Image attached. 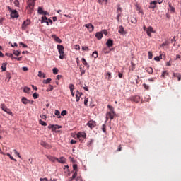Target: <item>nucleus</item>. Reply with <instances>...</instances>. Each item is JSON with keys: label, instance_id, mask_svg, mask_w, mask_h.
I'll use <instances>...</instances> for the list:
<instances>
[{"label": "nucleus", "instance_id": "obj_1", "mask_svg": "<svg viewBox=\"0 0 181 181\" xmlns=\"http://www.w3.org/2000/svg\"><path fill=\"white\" fill-rule=\"evenodd\" d=\"M35 2L36 0H28L26 6L28 13H32V12H33Z\"/></svg>", "mask_w": 181, "mask_h": 181}, {"label": "nucleus", "instance_id": "obj_2", "mask_svg": "<svg viewBox=\"0 0 181 181\" xmlns=\"http://www.w3.org/2000/svg\"><path fill=\"white\" fill-rule=\"evenodd\" d=\"M107 108L110 109L109 112L106 113V119L108 121V118L110 119H114V117H115V112L114 111V107L111 105H107Z\"/></svg>", "mask_w": 181, "mask_h": 181}, {"label": "nucleus", "instance_id": "obj_3", "mask_svg": "<svg viewBox=\"0 0 181 181\" xmlns=\"http://www.w3.org/2000/svg\"><path fill=\"white\" fill-rule=\"evenodd\" d=\"M57 49L59 53V59L63 60V59H64V47L62 45H58Z\"/></svg>", "mask_w": 181, "mask_h": 181}, {"label": "nucleus", "instance_id": "obj_4", "mask_svg": "<svg viewBox=\"0 0 181 181\" xmlns=\"http://www.w3.org/2000/svg\"><path fill=\"white\" fill-rule=\"evenodd\" d=\"M1 108L3 111H4L5 112H6V114H8V115H11V117H13V113L12 112V111H11V109L6 107V106L5 105V104H1Z\"/></svg>", "mask_w": 181, "mask_h": 181}, {"label": "nucleus", "instance_id": "obj_5", "mask_svg": "<svg viewBox=\"0 0 181 181\" xmlns=\"http://www.w3.org/2000/svg\"><path fill=\"white\" fill-rule=\"evenodd\" d=\"M86 136H87V135L86 134V132H79L77 134V138L81 142H83V141H84V139H86Z\"/></svg>", "mask_w": 181, "mask_h": 181}, {"label": "nucleus", "instance_id": "obj_6", "mask_svg": "<svg viewBox=\"0 0 181 181\" xmlns=\"http://www.w3.org/2000/svg\"><path fill=\"white\" fill-rule=\"evenodd\" d=\"M8 11H11V18H19V13H18V11L12 10L10 7H8Z\"/></svg>", "mask_w": 181, "mask_h": 181}, {"label": "nucleus", "instance_id": "obj_7", "mask_svg": "<svg viewBox=\"0 0 181 181\" xmlns=\"http://www.w3.org/2000/svg\"><path fill=\"white\" fill-rule=\"evenodd\" d=\"M151 33H155V30H153V27L148 26L146 30V34L149 36V37H152V34Z\"/></svg>", "mask_w": 181, "mask_h": 181}, {"label": "nucleus", "instance_id": "obj_8", "mask_svg": "<svg viewBox=\"0 0 181 181\" xmlns=\"http://www.w3.org/2000/svg\"><path fill=\"white\" fill-rule=\"evenodd\" d=\"M87 126L89 127L90 129H93V128H95V127H97V122H95V121H93V120H90L87 123Z\"/></svg>", "mask_w": 181, "mask_h": 181}, {"label": "nucleus", "instance_id": "obj_9", "mask_svg": "<svg viewBox=\"0 0 181 181\" xmlns=\"http://www.w3.org/2000/svg\"><path fill=\"white\" fill-rule=\"evenodd\" d=\"M49 129H52V131L54 132L56 129H60L62 128L61 126L57 125V124H51L48 126Z\"/></svg>", "mask_w": 181, "mask_h": 181}, {"label": "nucleus", "instance_id": "obj_10", "mask_svg": "<svg viewBox=\"0 0 181 181\" xmlns=\"http://www.w3.org/2000/svg\"><path fill=\"white\" fill-rule=\"evenodd\" d=\"M158 4L157 1H153L150 3V5L148 6L149 9H155L156 8V5Z\"/></svg>", "mask_w": 181, "mask_h": 181}, {"label": "nucleus", "instance_id": "obj_11", "mask_svg": "<svg viewBox=\"0 0 181 181\" xmlns=\"http://www.w3.org/2000/svg\"><path fill=\"white\" fill-rule=\"evenodd\" d=\"M75 95H76V103H78V101H80V98L81 97V95H83V93L77 90Z\"/></svg>", "mask_w": 181, "mask_h": 181}, {"label": "nucleus", "instance_id": "obj_12", "mask_svg": "<svg viewBox=\"0 0 181 181\" xmlns=\"http://www.w3.org/2000/svg\"><path fill=\"white\" fill-rule=\"evenodd\" d=\"M118 32L120 33V35H127V31H125L122 25L119 26Z\"/></svg>", "mask_w": 181, "mask_h": 181}, {"label": "nucleus", "instance_id": "obj_13", "mask_svg": "<svg viewBox=\"0 0 181 181\" xmlns=\"http://www.w3.org/2000/svg\"><path fill=\"white\" fill-rule=\"evenodd\" d=\"M30 25V20H26L22 24V29L25 30L26 29V26Z\"/></svg>", "mask_w": 181, "mask_h": 181}, {"label": "nucleus", "instance_id": "obj_14", "mask_svg": "<svg viewBox=\"0 0 181 181\" xmlns=\"http://www.w3.org/2000/svg\"><path fill=\"white\" fill-rule=\"evenodd\" d=\"M40 145L42 146H43L44 148H46L47 149H51L52 148V146L45 141H42L40 143Z\"/></svg>", "mask_w": 181, "mask_h": 181}, {"label": "nucleus", "instance_id": "obj_15", "mask_svg": "<svg viewBox=\"0 0 181 181\" xmlns=\"http://www.w3.org/2000/svg\"><path fill=\"white\" fill-rule=\"evenodd\" d=\"M85 26L88 29L89 32H93V30H94V25L91 23L86 24Z\"/></svg>", "mask_w": 181, "mask_h": 181}, {"label": "nucleus", "instance_id": "obj_16", "mask_svg": "<svg viewBox=\"0 0 181 181\" xmlns=\"http://www.w3.org/2000/svg\"><path fill=\"white\" fill-rule=\"evenodd\" d=\"M106 45L107 47H112V46H114V41H112L111 39H108L106 42Z\"/></svg>", "mask_w": 181, "mask_h": 181}, {"label": "nucleus", "instance_id": "obj_17", "mask_svg": "<svg viewBox=\"0 0 181 181\" xmlns=\"http://www.w3.org/2000/svg\"><path fill=\"white\" fill-rule=\"evenodd\" d=\"M52 39L57 42V43H61L62 42V39H60L59 37L56 36V35H52Z\"/></svg>", "mask_w": 181, "mask_h": 181}, {"label": "nucleus", "instance_id": "obj_18", "mask_svg": "<svg viewBox=\"0 0 181 181\" xmlns=\"http://www.w3.org/2000/svg\"><path fill=\"white\" fill-rule=\"evenodd\" d=\"M47 159H49V160H50L51 162H55L59 160V158H56V157H53L52 156H47Z\"/></svg>", "mask_w": 181, "mask_h": 181}, {"label": "nucleus", "instance_id": "obj_19", "mask_svg": "<svg viewBox=\"0 0 181 181\" xmlns=\"http://www.w3.org/2000/svg\"><path fill=\"white\" fill-rule=\"evenodd\" d=\"M103 33L101 32H98L95 34V37H97V39H98L99 40L103 39Z\"/></svg>", "mask_w": 181, "mask_h": 181}, {"label": "nucleus", "instance_id": "obj_20", "mask_svg": "<svg viewBox=\"0 0 181 181\" xmlns=\"http://www.w3.org/2000/svg\"><path fill=\"white\" fill-rule=\"evenodd\" d=\"M132 100L134 101V103H139L141 98L138 95H136L133 97Z\"/></svg>", "mask_w": 181, "mask_h": 181}, {"label": "nucleus", "instance_id": "obj_21", "mask_svg": "<svg viewBox=\"0 0 181 181\" xmlns=\"http://www.w3.org/2000/svg\"><path fill=\"white\" fill-rule=\"evenodd\" d=\"M57 162H59V163H66V158L62 156L59 158V160L58 159Z\"/></svg>", "mask_w": 181, "mask_h": 181}, {"label": "nucleus", "instance_id": "obj_22", "mask_svg": "<svg viewBox=\"0 0 181 181\" xmlns=\"http://www.w3.org/2000/svg\"><path fill=\"white\" fill-rule=\"evenodd\" d=\"M146 70L148 74H152V73H153V69L152 67H147L146 68Z\"/></svg>", "mask_w": 181, "mask_h": 181}, {"label": "nucleus", "instance_id": "obj_23", "mask_svg": "<svg viewBox=\"0 0 181 181\" xmlns=\"http://www.w3.org/2000/svg\"><path fill=\"white\" fill-rule=\"evenodd\" d=\"M21 101L23 103V104H29L30 101L29 100H28L26 98L23 97L22 99H21Z\"/></svg>", "mask_w": 181, "mask_h": 181}, {"label": "nucleus", "instance_id": "obj_24", "mask_svg": "<svg viewBox=\"0 0 181 181\" xmlns=\"http://www.w3.org/2000/svg\"><path fill=\"white\" fill-rule=\"evenodd\" d=\"M7 63H3L1 65V70L2 71H6V66H7Z\"/></svg>", "mask_w": 181, "mask_h": 181}, {"label": "nucleus", "instance_id": "obj_25", "mask_svg": "<svg viewBox=\"0 0 181 181\" xmlns=\"http://www.w3.org/2000/svg\"><path fill=\"white\" fill-rule=\"evenodd\" d=\"M169 45H170L169 41L166 40L165 42H163V44H161V45H160V47H165V46H169Z\"/></svg>", "mask_w": 181, "mask_h": 181}, {"label": "nucleus", "instance_id": "obj_26", "mask_svg": "<svg viewBox=\"0 0 181 181\" xmlns=\"http://www.w3.org/2000/svg\"><path fill=\"white\" fill-rule=\"evenodd\" d=\"M38 77H42V78H45L46 77V75L45 73H42L41 71L38 72Z\"/></svg>", "mask_w": 181, "mask_h": 181}, {"label": "nucleus", "instance_id": "obj_27", "mask_svg": "<svg viewBox=\"0 0 181 181\" xmlns=\"http://www.w3.org/2000/svg\"><path fill=\"white\" fill-rule=\"evenodd\" d=\"M39 124H40V125H42V127H47V123L45 122H44V121H42V119H40V120L39 121Z\"/></svg>", "mask_w": 181, "mask_h": 181}, {"label": "nucleus", "instance_id": "obj_28", "mask_svg": "<svg viewBox=\"0 0 181 181\" xmlns=\"http://www.w3.org/2000/svg\"><path fill=\"white\" fill-rule=\"evenodd\" d=\"M169 5V8H170V11L175 13V7L172 6V4L171 3H168Z\"/></svg>", "mask_w": 181, "mask_h": 181}, {"label": "nucleus", "instance_id": "obj_29", "mask_svg": "<svg viewBox=\"0 0 181 181\" xmlns=\"http://www.w3.org/2000/svg\"><path fill=\"white\" fill-rule=\"evenodd\" d=\"M92 57H94V59H97V57H98V52H97V51L93 52Z\"/></svg>", "mask_w": 181, "mask_h": 181}, {"label": "nucleus", "instance_id": "obj_30", "mask_svg": "<svg viewBox=\"0 0 181 181\" xmlns=\"http://www.w3.org/2000/svg\"><path fill=\"white\" fill-rule=\"evenodd\" d=\"M106 77H107V80H111L112 78V76L111 75V72H108L106 74Z\"/></svg>", "mask_w": 181, "mask_h": 181}, {"label": "nucleus", "instance_id": "obj_31", "mask_svg": "<svg viewBox=\"0 0 181 181\" xmlns=\"http://www.w3.org/2000/svg\"><path fill=\"white\" fill-rule=\"evenodd\" d=\"M30 91V88H29V87H25L24 89H23L24 93H29Z\"/></svg>", "mask_w": 181, "mask_h": 181}, {"label": "nucleus", "instance_id": "obj_32", "mask_svg": "<svg viewBox=\"0 0 181 181\" xmlns=\"http://www.w3.org/2000/svg\"><path fill=\"white\" fill-rule=\"evenodd\" d=\"M54 88V87L52 85H49L48 88L47 89V92L52 91V90H53Z\"/></svg>", "mask_w": 181, "mask_h": 181}, {"label": "nucleus", "instance_id": "obj_33", "mask_svg": "<svg viewBox=\"0 0 181 181\" xmlns=\"http://www.w3.org/2000/svg\"><path fill=\"white\" fill-rule=\"evenodd\" d=\"M44 11L43 8H42V7H38V13H40V15H43L44 13Z\"/></svg>", "mask_w": 181, "mask_h": 181}, {"label": "nucleus", "instance_id": "obj_34", "mask_svg": "<svg viewBox=\"0 0 181 181\" xmlns=\"http://www.w3.org/2000/svg\"><path fill=\"white\" fill-rule=\"evenodd\" d=\"M8 158H10V159H11V160H14V162H16V159H15L12 156H11V154L9 153H6V154Z\"/></svg>", "mask_w": 181, "mask_h": 181}, {"label": "nucleus", "instance_id": "obj_35", "mask_svg": "<svg viewBox=\"0 0 181 181\" xmlns=\"http://www.w3.org/2000/svg\"><path fill=\"white\" fill-rule=\"evenodd\" d=\"M55 115H57V118H62V116H60V112L59 110H55Z\"/></svg>", "mask_w": 181, "mask_h": 181}, {"label": "nucleus", "instance_id": "obj_36", "mask_svg": "<svg viewBox=\"0 0 181 181\" xmlns=\"http://www.w3.org/2000/svg\"><path fill=\"white\" fill-rule=\"evenodd\" d=\"M102 131L105 133L107 132V126L105 124H103Z\"/></svg>", "mask_w": 181, "mask_h": 181}, {"label": "nucleus", "instance_id": "obj_37", "mask_svg": "<svg viewBox=\"0 0 181 181\" xmlns=\"http://www.w3.org/2000/svg\"><path fill=\"white\" fill-rule=\"evenodd\" d=\"M13 54L15 56H20L21 55V52L18 51V50H14L13 51Z\"/></svg>", "mask_w": 181, "mask_h": 181}, {"label": "nucleus", "instance_id": "obj_38", "mask_svg": "<svg viewBox=\"0 0 181 181\" xmlns=\"http://www.w3.org/2000/svg\"><path fill=\"white\" fill-rule=\"evenodd\" d=\"M33 97L34 100H36L37 98H39V95L37 94V93H35L33 94Z\"/></svg>", "mask_w": 181, "mask_h": 181}, {"label": "nucleus", "instance_id": "obj_39", "mask_svg": "<svg viewBox=\"0 0 181 181\" xmlns=\"http://www.w3.org/2000/svg\"><path fill=\"white\" fill-rule=\"evenodd\" d=\"M52 81V78H47V80L44 81V84H49Z\"/></svg>", "mask_w": 181, "mask_h": 181}, {"label": "nucleus", "instance_id": "obj_40", "mask_svg": "<svg viewBox=\"0 0 181 181\" xmlns=\"http://www.w3.org/2000/svg\"><path fill=\"white\" fill-rule=\"evenodd\" d=\"M13 152H14L15 155H17L18 158H20V159H21V154L19 153V152H18V151H16V149H14Z\"/></svg>", "mask_w": 181, "mask_h": 181}, {"label": "nucleus", "instance_id": "obj_41", "mask_svg": "<svg viewBox=\"0 0 181 181\" xmlns=\"http://www.w3.org/2000/svg\"><path fill=\"white\" fill-rule=\"evenodd\" d=\"M165 76H169V73L167 72V71H165L164 72H163L161 76L165 78Z\"/></svg>", "mask_w": 181, "mask_h": 181}, {"label": "nucleus", "instance_id": "obj_42", "mask_svg": "<svg viewBox=\"0 0 181 181\" xmlns=\"http://www.w3.org/2000/svg\"><path fill=\"white\" fill-rule=\"evenodd\" d=\"M136 22H137L136 18H135L134 17L131 18V23H136Z\"/></svg>", "mask_w": 181, "mask_h": 181}, {"label": "nucleus", "instance_id": "obj_43", "mask_svg": "<svg viewBox=\"0 0 181 181\" xmlns=\"http://www.w3.org/2000/svg\"><path fill=\"white\" fill-rule=\"evenodd\" d=\"M52 71L54 74H57V73H59V69H57V68H53Z\"/></svg>", "mask_w": 181, "mask_h": 181}, {"label": "nucleus", "instance_id": "obj_44", "mask_svg": "<svg viewBox=\"0 0 181 181\" xmlns=\"http://www.w3.org/2000/svg\"><path fill=\"white\" fill-rule=\"evenodd\" d=\"M82 63H83V64H84V66H88L87 61H86V59H84V58H82Z\"/></svg>", "mask_w": 181, "mask_h": 181}, {"label": "nucleus", "instance_id": "obj_45", "mask_svg": "<svg viewBox=\"0 0 181 181\" xmlns=\"http://www.w3.org/2000/svg\"><path fill=\"white\" fill-rule=\"evenodd\" d=\"M148 59L151 60L152 59V57H153V55L152 54V52L151 51H149L148 52Z\"/></svg>", "mask_w": 181, "mask_h": 181}, {"label": "nucleus", "instance_id": "obj_46", "mask_svg": "<svg viewBox=\"0 0 181 181\" xmlns=\"http://www.w3.org/2000/svg\"><path fill=\"white\" fill-rule=\"evenodd\" d=\"M108 50V48L107 47H105L103 49V52L105 54H107V53H110V52L107 51Z\"/></svg>", "mask_w": 181, "mask_h": 181}, {"label": "nucleus", "instance_id": "obj_47", "mask_svg": "<svg viewBox=\"0 0 181 181\" xmlns=\"http://www.w3.org/2000/svg\"><path fill=\"white\" fill-rule=\"evenodd\" d=\"M82 50L88 52V50H90V49L88 48V47L85 46V47H82Z\"/></svg>", "mask_w": 181, "mask_h": 181}, {"label": "nucleus", "instance_id": "obj_48", "mask_svg": "<svg viewBox=\"0 0 181 181\" xmlns=\"http://www.w3.org/2000/svg\"><path fill=\"white\" fill-rule=\"evenodd\" d=\"M80 71H81V76L86 74V70L82 69L81 67H80Z\"/></svg>", "mask_w": 181, "mask_h": 181}, {"label": "nucleus", "instance_id": "obj_49", "mask_svg": "<svg viewBox=\"0 0 181 181\" xmlns=\"http://www.w3.org/2000/svg\"><path fill=\"white\" fill-rule=\"evenodd\" d=\"M61 115H62V117H64V115H67V110H63L61 112Z\"/></svg>", "mask_w": 181, "mask_h": 181}, {"label": "nucleus", "instance_id": "obj_50", "mask_svg": "<svg viewBox=\"0 0 181 181\" xmlns=\"http://www.w3.org/2000/svg\"><path fill=\"white\" fill-rule=\"evenodd\" d=\"M99 4H100L101 5H103V2H105V4H107V2H108V0H98Z\"/></svg>", "mask_w": 181, "mask_h": 181}, {"label": "nucleus", "instance_id": "obj_51", "mask_svg": "<svg viewBox=\"0 0 181 181\" xmlns=\"http://www.w3.org/2000/svg\"><path fill=\"white\" fill-rule=\"evenodd\" d=\"M46 21H47V17H46L45 16H42V23H43V22H46Z\"/></svg>", "mask_w": 181, "mask_h": 181}, {"label": "nucleus", "instance_id": "obj_52", "mask_svg": "<svg viewBox=\"0 0 181 181\" xmlns=\"http://www.w3.org/2000/svg\"><path fill=\"white\" fill-rule=\"evenodd\" d=\"M130 70H132V71H134V70H135V64H134V62H132V68L130 69Z\"/></svg>", "mask_w": 181, "mask_h": 181}, {"label": "nucleus", "instance_id": "obj_53", "mask_svg": "<svg viewBox=\"0 0 181 181\" xmlns=\"http://www.w3.org/2000/svg\"><path fill=\"white\" fill-rule=\"evenodd\" d=\"M161 59H162V57H154V60H156V62H159Z\"/></svg>", "mask_w": 181, "mask_h": 181}, {"label": "nucleus", "instance_id": "obj_54", "mask_svg": "<svg viewBox=\"0 0 181 181\" xmlns=\"http://www.w3.org/2000/svg\"><path fill=\"white\" fill-rule=\"evenodd\" d=\"M70 91H73L74 90V86L73 84L69 85Z\"/></svg>", "mask_w": 181, "mask_h": 181}, {"label": "nucleus", "instance_id": "obj_55", "mask_svg": "<svg viewBox=\"0 0 181 181\" xmlns=\"http://www.w3.org/2000/svg\"><path fill=\"white\" fill-rule=\"evenodd\" d=\"M122 12V8L121 7H118L117 10V13H121Z\"/></svg>", "mask_w": 181, "mask_h": 181}, {"label": "nucleus", "instance_id": "obj_56", "mask_svg": "<svg viewBox=\"0 0 181 181\" xmlns=\"http://www.w3.org/2000/svg\"><path fill=\"white\" fill-rule=\"evenodd\" d=\"M71 177L74 180L76 179V177H77V171H75Z\"/></svg>", "mask_w": 181, "mask_h": 181}, {"label": "nucleus", "instance_id": "obj_57", "mask_svg": "<svg viewBox=\"0 0 181 181\" xmlns=\"http://www.w3.org/2000/svg\"><path fill=\"white\" fill-rule=\"evenodd\" d=\"M14 5H15V6H19V1L15 0L14 1Z\"/></svg>", "mask_w": 181, "mask_h": 181}, {"label": "nucleus", "instance_id": "obj_58", "mask_svg": "<svg viewBox=\"0 0 181 181\" xmlns=\"http://www.w3.org/2000/svg\"><path fill=\"white\" fill-rule=\"evenodd\" d=\"M73 169H74V170H75V172H77V164L73 165Z\"/></svg>", "mask_w": 181, "mask_h": 181}, {"label": "nucleus", "instance_id": "obj_59", "mask_svg": "<svg viewBox=\"0 0 181 181\" xmlns=\"http://www.w3.org/2000/svg\"><path fill=\"white\" fill-rule=\"evenodd\" d=\"M143 87H144V88L146 90H149V86L148 85H146V83H144L143 84Z\"/></svg>", "mask_w": 181, "mask_h": 181}, {"label": "nucleus", "instance_id": "obj_60", "mask_svg": "<svg viewBox=\"0 0 181 181\" xmlns=\"http://www.w3.org/2000/svg\"><path fill=\"white\" fill-rule=\"evenodd\" d=\"M88 103V98H85V99H84V105H87Z\"/></svg>", "mask_w": 181, "mask_h": 181}, {"label": "nucleus", "instance_id": "obj_61", "mask_svg": "<svg viewBox=\"0 0 181 181\" xmlns=\"http://www.w3.org/2000/svg\"><path fill=\"white\" fill-rule=\"evenodd\" d=\"M19 45H21V46H23V47H28V45L26 44H23V42H20Z\"/></svg>", "mask_w": 181, "mask_h": 181}, {"label": "nucleus", "instance_id": "obj_62", "mask_svg": "<svg viewBox=\"0 0 181 181\" xmlns=\"http://www.w3.org/2000/svg\"><path fill=\"white\" fill-rule=\"evenodd\" d=\"M6 56H8V57H12L13 56V54L6 53Z\"/></svg>", "mask_w": 181, "mask_h": 181}, {"label": "nucleus", "instance_id": "obj_63", "mask_svg": "<svg viewBox=\"0 0 181 181\" xmlns=\"http://www.w3.org/2000/svg\"><path fill=\"white\" fill-rule=\"evenodd\" d=\"M76 181H83V178H81V177H77L76 178Z\"/></svg>", "mask_w": 181, "mask_h": 181}, {"label": "nucleus", "instance_id": "obj_64", "mask_svg": "<svg viewBox=\"0 0 181 181\" xmlns=\"http://www.w3.org/2000/svg\"><path fill=\"white\" fill-rule=\"evenodd\" d=\"M40 181H49L47 178H40Z\"/></svg>", "mask_w": 181, "mask_h": 181}]
</instances>
